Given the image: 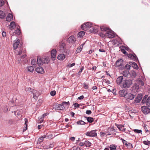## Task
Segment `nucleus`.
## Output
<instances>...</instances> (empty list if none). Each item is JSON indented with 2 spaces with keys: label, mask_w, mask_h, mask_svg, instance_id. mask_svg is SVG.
<instances>
[{
  "label": "nucleus",
  "mask_w": 150,
  "mask_h": 150,
  "mask_svg": "<svg viewBox=\"0 0 150 150\" xmlns=\"http://www.w3.org/2000/svg\"><path fill=\"white\" fill-rule=\"evenodd\" d=\"M116 125L120 131H123L124 130H125V129L124 128V125L117 124Z\"/></svg>",
  "instance_id": "obj_26"
},
{
  "label": "nucleus",
  "mask_w": 150,
  "mask_h": 150,
  "mask_svg": "<svg viewBox=\"0 0 150 150\" xmlns=\"http://www.w3.org/2000/svg\"><path fill=\"white\" fill-rule=\"evenodd\" d=\"M83 87L85 89H87L88 88V85L84 83L83 85Z\"/></svg>",
  "instance_id": "obj_61"
},
{
  "label": "nucleus",
  "mask_w": 150,
  "mask_h": 150,
  "mask_svg": "<svg viewBox=\"0 0 150 150\" xmlns=\"http://www.w3.org/2000/svg\"><path fill=\"white\" fill-rule=\"evenodd\" d=\"M48 113H46L44 114H43L42 116V118H44L45 117L47 116L48 115Z\"/></svg>",
  "instance_id": "obj_62"
},
{
  "label": "nucleus",
  "mask_w": 150,
  "mask_h": 150,
  "mask_svg": "<svg viewBox=\"0 0 150 150\" xmlns=\"http://www.w3.org/2000/svg\"><path fill=\"white\" fill-rule=\"evenodd\" d=\"M86 114L89 115L91 113V111L90 110H87L86 112Z\"/></svg>",
  "instance_id": "obj_60"
},
{
  "label": "nucleus",
  "mask_w": 150,
  "mask_h": 150,
  "mask_svg": "<svg viewBox=\"0 0 150 150\" xmlns=\"http://www.w3.org/2000/svg\"><path fill=\"white\" fill-rule=\"evenodd\" d=\"M42 62V58L41 59L40 57H37V63L38 65H41L43 63Z\"/></svg>",
  "instance_id": "obj_25"
},
{
  "label": "nucleus",
  "mask_w": 150,
  "mask_h": 150,
  "mask_svg": "<svg viewBox=\"0 0 150 150\" xmlns=\"http://www.w3.org/2000/svg\"><path fill=\"white\" fill-rule=\"evenodd\" d=\"M76 123L77 125H84L86 123L83 121L82 120H80L77 122Z\"/></svg>",
  "instance_id": "obj_39"
},
{
  "label": "nucleus",
  "mask_w": 150,
  "mask_h": 150,
  "mask_svg": "<svg viewBox=\"0 0 150 150\" xmlns=\"http://www.w3.org/2000/svg\"><path fill=\"white\" fill-rule=\"evenodd\" d=\"M62 103L63 107H64V110L65 109H68L70 105V103L69 101H64L62 102Z\"/></svg>",
  "instance_id": "obj_19"
},
{
  "label": "nucleus",
  "mask_w": 150,
  "mask_h": 150,
  "mask_svg": "<svg viewBox=\"0 0 150 150\" xmlns=\"http://www.w3.org/2000/svg\"><path fill=\"white\" fill-rule=\"evenodd\" d=\"M142 98V95L141 94H139L135 99V103H139Z\"/></svg>",
  "instance_id": "obj_15"
},
{
  "label": "nucleus",
  "mask_w": 150,
  "mask_h": 150,
  "mask_svg": "<svg viewBox=\"0 0 150 150\" xmlns=\"http://www.w3.org/2000/svg\"><path fill=\"white\" fill-rule=\"evenodd\" d=\"M60 49L59 50L61 52H65L66 48L65 47V44L64 42L62 41L60 43Z\"/></svg>",
  "instance_id": "obj_8"
},
{
  "label": "nucleus",
  "mask_w": 150,
  "mask_h": 150,
  "mask_svg": "<svg viewBox=\"0 0 150 150\" xmlns=\"http://www.w3.org/2000/svg\"><path fill=\"white\" fill-rule=\"evenodd\" d=\"M146 104V105L149 106L150 105V96L147 99Z\"/></svg>",
  "instance_id": "obj_42"
},
{
  "label": "nucleus",
  "mask_w": 150,
  "mask_h": 150,
  "mask_svg": "<svg viewBox=\"0 0 150 150\" xmlns=\"http://www.w3.org/2000/svg\"><path fill=\"white\" fill-rule=\"evenodd\" d=\"M85 145L86 147H89L91 146V143L88 141H85Z\"/></svg>",
  "instance_id": "obj_38"
},
{
  "label": "nucleus",
  "mask_w": 150,
  "mask_h": 150,
  "mask_svg": "<svg viewBox=\"0 0 150 150\" xmlns=\"http://www.w3.org/2000/svg\"><path fill=\"white\" fill-rule=\"evenodd\" d=\"M100 29L101 31L104 33H106L110 29L109 28L106 27L105 26H102L100 28Z\"/></svg>",
  "instance_id": "obj_28"
},
{
  "label": "nucleus",
  "mask_w": 150,
  "mask_h": 150,
  "mask_svg": "<svg viewBox=\"0 0 150 150\" xmlns=\"http://www.w3.org/2000/svg\"><path fill=\"white\" fill-rule=\"evenodd\" d=\"M92 27V24L90 22H87L81 25V28L83 30H86Z\"/></svg>",
  "instance_id": "obj_4"
},
{
  "label": "nucleus",
  "mask_w": 150,
  "mask_h": 150,
  "mask_svg": "<svg viewBox=\"0 0 150 150\" xmlns=\"http://www.w3.org/2000/svg\"><path fill=\"white\" fill-rule=\"evenodd\" d=\"M20 40L18 39L13 44V48L14 50H16L18 46L20 43Z\"/></svg>",
  "instance_id": "obj_10"
},
{
  "label": "nucleus",
  "mask_w": 150,
  "mask_h": 150,
  "mask_svg": "<svg viewBox=\"0 0 150 150\" xmlns=\"http://www.w3.org/2000/svg\"><path fill=\"white\" fill-rule=\"evenodd\" d=\"M100 134L101 137H103L104 136L107 137V134L106 133L103 132H100Z\"/></svg>",
  "instance_id": "obj_50"
},
{
  "label": "nucleus",
  "mask_w": 150,
  "mask_h": 150,
  "mask_svg": "<svg viewBox=\"0 0 150 150\" xmlns=\"http://www.w3.org/2000/svg\"><path fill=\"white\" fill-rule=\"evenodd\" d=\"M137 81L139 85L142 86L144 85V83L143 81L140 78H138L137 80Z\"/></svg>",
  "instance_id": "obj_34"
},
{
  "label": "nucleus",
  "mask_w": 150,
  "mask_h": 150,
  "mask_svg": "<svg viewBox=\"0 0 150 150\" xmlns=\"http://www.w3.org/2000/svg\"><path fill=\"white\" fill-rule=\"evenodd\" d=\"M125 67L127 69H129L130 67V66L129 65V64H126L125 66Z\"/></svg>",
  "instance_id": "obj_56"
},
{
  "label": "nucleus",
  "mask_w": 150,
  "mask_h": 150,
  "mask_svg": "<svg viewBox=\"0 0 150 150\" xmlns=\"http://www.w3.org/2000/svg\"><path fill=\"white\" fill-rule=\"evenodd\" d=\"M56 94V91H52L50 93L51 96H54Z\"/></svg>",
  "instance_id": "obj_52"
},
{
  "label": "nucleus",
  "mask_w": 150,
  "mask_h": 150,
  "mask_svg": "<svg viewBox=\"0 0 150 150\" xmlns=\"http://www.w3.org/2000/svg\"><path fill=\"white\" fill-rule=\"evenodd\" d=\"M129 74V72L127 70L124 71L123 72V75L125 77H127Z\"/></svg>",
  "instance_id": "obj_36"
},
{
  "label": "nucleus",
  "mask_w": 150,
  "mask_h": 150,
  "mask_svg": "<svg viewBox=\"0 0 150 150\" xmlns=\"http://www.w3.org/2000/svg\"><path fill=\"white\" fill-rule=\"evenodd\" d=\"M22 110H21L19 111H15L14 114L16 115V114L18 116L20 115L21 114H22Z\"/></svg>",
  "instance_id": "obj_40"
},
{
  "label": "nucleus",
  "mask_w": 150,
  "mask_h": 150,
  "mask_svg": "<svg viewBox=\"0 0 150 150\" xmlns=\"http://www.w3.org/2000/svg\"><path fill=\"white\" fill-rule=\"evenodd\" d=\"M131 75L132 77L134 78L137 76L136 73L134 71H132L131 72Z\"/></svg>",
  "instance_id": "obj_46"
},
{
  "label": "nucleus",
  "mask_w": 150,
  "mask_h": 150,
  "mask_svg": "<svg viewBox=\"0 0 150 150\" xmlns=\"http://www.w3.org/2000/svg\"><path fill=\"white\" fill-rule=\"evenodd\" d=\"M54 146V145L53 144H50L49 146H47V147H45L44 146V148H45L46 149H48L49 148H52V147H53Z\"/></svg>",
  "instance_id": "obj_51"
},
{
  "label": "nucleus",
  "mask_w": 150,
  "mask_h": 150,
  "mask_svg": "<svg viewBox=\"0 0 150 150\" xmlns=\"http://www.w3.org/2000/svg\"><path fill=\"white\" fill-rule=\"evenodd\" d=\"M134 98V95L130 93H127L125 98L127 101H129L133 99Z\"/></svg>",
  "instance_id": "obj_7"
},
{
  "label": "nucleus",
  "mask_w": 150,
  "mask_h": 150,
  "mask_svg": "<svg viewBox=\"0 0 150 150\" xmlns=\"http://www.w3.org/2000/svg\"><path fill=\"white\" fill-rule=\"evenodd\" d=\"M74 107L76 108H79V105L78 103H75L74 104Z\"/></svg>",
  "instance_id": "obj_55"
},
{
  "label": "nucleus",
  "mask_w": 150,
  "mask_h": 150,
  "mask_svg": "<svg viewBox=\"0 0 150 150\" xmlns=\"http://www.w3.org/2000/svg\"><path fill=\"white\" fill-rule=\"evenodd\" d=\"M47 137L46 136L44 135L39 138L38 140V144H40L43 141L44 139Z\"/></svg>",
  "instance_id": "obj_27"
},
{
  "label": "nucleus",
  "mask_w": 150,
  "mask_h": 150,
  "mask_svg": "<svg viewBox=\"0 0 150 150\" xmlns=\"http://www.w3.org/2000/svg\"><path fill=\"white\" fill-rule=\"evenodd\" d=\"M13 18V15L11 13L8 14L6 18V21H10L12 20Z\"/></svg>",
  "instance_id": "obj_22"
},
{
  "label": "nucleus",
  "mask_w": 150,
  "mask_h": 150,
  "mask_svg": "<svg viewBox=\"0 0 150 150\" xmlns=\"http://www.w3.org/2000/svg\"><path fill=\"white\" fill-rule=\"evenodd\" d=\"M127 93V91L125 90H121L119 92L120 95L122 97H125Z\"/></svg>",
  "instance_id": "obj_14"
},
{
  "label": "nucleus",
  "mask_w": 150,
  "mask_h": 150,
  "mask_svg": "<svg viewBox=\"0 0 150 150\" xmlns=\"http://www.w3.org/2000/svg\"><path fill=\"white\" fill-rule=\"evenodd\" d=\"M143 143L145 145H148L150 144V141H143Z\"/></svg>",
  "instance_id": "obj_49"
},
{
  "label": "nucleus",
  "mask_w": 150,
  "mask_h": 150,
  "mask_svg": "<svg viewBox=\"0 0 150 150\" xmlns=\"http://www.w3.org/2000/svg\"><path fill=\"white\" fill-rule=\"evenodd\" d=\"M56 50L55 49H53L51 51V57L53 60H54L56 58Z\"/></svg>",
  "instance_id": "obj_9"
},
{
  "label": "nucleus",
  "mask_w": 150,
  "mask_h": 150,
  "mask_svg": "<svg viewBox=\"0 0 150 150\" xmlns=\"http://www.w3.org/2000/svg\"><path fill=\"white\" fill-rule=\"evenodd\" d=\"M85 33L83 31H81L78 33V37L79 38L82 37L85 35Z\"/></svg>",
  "instance_id": "obj_30"
},
{
  "label": "nucleus",
  "mask_w": 150,
  "mask_h": 150,
  "mask_svg": "<svg viewBox=\"0 0 150 150\" xmlns=\"http://www.w3.org/2000/svg\"><path fill=\"white\" fill-rule=\"evenodd\" d=\"M96 130H91V131L88 132L85 134L87 136L90 137H95L97 136V133L96 132Z\"/></svg>",
  "instance_id": "obj_6"
},
{
  "label": "nucleus",
  "mask_w": 150,
  "mask_h": 150,
  "mask_svg": "<svg viewBox=\"0 0 150 150\" xmlns=\"http://www.w3.org/2000/svg\"><path fill=\"white\" fill-rule=\"evenodd\" d=\"M75 65V63H74L71 64H69L67 66L69 67H72L73 66H74Z\"/></svg>",
  "instance_id": "obj_53"
},
{
  "label": "nucleus",
  "mask_w": 150,
  "mask_h": 150,
  "mask_svg": "<svg viewBox=\"0 0 150 150\" xmlns=\"http://www.w3.org/2000/svg\"><path fill=\"white\" fill-rule=\"evenodd\" d=\"M88 122L91 123L93 121V119L91 117H85Z\"/></svg>",
  "instance_id": "obj_31"
},
{
  "label": "nucleus",
  "mask_w": 150,
  "mask_h": 150,
  "mask_svg": "<svg viewBox=\"0 0 150 150\" xmlns=\"http://www.w3.org/2000/svg\"><path fill=\"white\" fill-rule=\"evenodd\" d=\"M92 30L91 29V31H92V32L94 33H96L98 32L99 28L98 26L97 25H95L93 26L92 24Z\"/></svg>",
  "instance_id": "obj_16"
},
{
  "label": "nucleus",
  "mask_w": 150,
  "mask_h": 150,
  "mask_svg": "<svg viewBox=\"0 0 150 150\" xmlns=\"http://www.w3.org/2000/svg\"><path fill=\"white\" fill-rule=\"evenodd\" d=\"M148 97V95H145L143 97L142 101V103H146L147 101V98Z\"/></svg>",
  "instance_id": "obj_35"
},
{
  "label": "nucleus",
  "mask_w": 150,
  "mask_h": 150,
  "mask_svg": "<svg viewBox=\"0 0 150 150\" xmlns=\"http://www.w3.org/2000/svg\"><path fill=\"white\" fill-rule=\"evenodd\" d=\"M81 48H80L79 47L77 48L76 50V52L77 53L80 52L82 50Z\"/></svg>",
  "instance_id": "obj_54"
},
{
  "label": "nucleus",
  "mask_w": 150,
  "mask_h": 150,
  "mask_svg": "<svg viewBox=\"0 0 150 150\" xmlns=\"http://www.w3.org/2000/svg\"><path fill=\"white\" fill-rule=\"evenodd\" d=\"M110 150H116V146L113 145H110Z\"/></svg>",
  "instance_id": "obj_44"
},
{
  "label": "nucleus",
  "mask_w": 150,
  "mask_h": 150,
  "mask_svg": "<svg viewBox=\"0 0 150 150\" xmlns=\"http://www.w3.org/2000/svg\"><path fill=\"white\" fill-rule=\"evenodd\" d=\"M16 27L15 23L13 21L11 22L9 25V28L11 30L14 29Z\"/></svg>",
  "instance_id": "obj_23"
},
{
  "label": "nucleus",
  "mask_w": 150,
  "mask_h": 150,
  "mask_svg": "<svg viewBox=\"0 0 150 150\" xmlns=\"http://www.w3.org/2000/svg\"><path fill=\"white\" fill-rule=\"evenodd\" d=\"M99 35L101 37L105 38V33L104 32H100L99 33Z\"/></svg>",
  "instance_id": "obj_41"
},
{
  "label": "nucleus",
  "mask_w": 150,
  "mask_h": 150,
  "mask_svg": "<svg viewBox=\"0 0 150 150\" xmlns=\"http://www.w3.org/2000/svg\"><path fill=\"white\" fill-rule=\"evenodd\" d=\"M55 108L57 110H64V107L62 103L60 104H57L55 105Z\"/></svg>",
  "instance_id": "obj_13"
},
{
  "label": "nucleus",
  "mask_w": 150,
  "mask_h": 150,
  "mask_svg": "<svg viewBox=\"0 0 150 150\" xmlns=\"http://www.w3.org/2000/svg\"><path fill=\"white\" fill-rule=\"evenodd\" d=\"M43 63L45 64H47L50 61L49 58L46 57H44L42 58Z\"/></svg>",
  "instance_id": "obj_21"
},
{
  "label": "nucleus",
  "mask_w": 150,
  "mask_h": 150,
  "mask_svg": "<svg viewBox=\"0 0 150 150\" xmlns=\"http://www.w3.org/2000/svg\"><path fill=\"white\" fill-rule=\"evenodd\" d=\"M121 51L122 52V53L124 54H126L127 53L126 51L124 49H121Z\"/></svg>",
  "instance_id": "obj_64"
},
{
  "label": "nucleus",
  "mask_w": 150,
  "mask_h": 150,
  "mask_svg": "<svg viewBox=\"0 0 150 150\" xmlns=\"http://www.w3.org/2000/svg\"><path fill=\"white\" fill-rule=\"evenodd\" d=\"M125 145L128 147V148L129 149H131L133 147L132 144L130 143H127Z\"/></svg>",
  "instance_id": "obj_43"
},
{
  "label": "nucleus",
  "mask_w": 150,
  "mask_h": 150,
  "mask_svg": "<svg viewBox=\"0 0 150 150\" xmlns=\"http://www.w3.org/2000/svg\"><path fill=\"white\" fill-rule=\"evenodd\" d=\"M35 71L38 73L40 74H43L45 72L43 68L40 67H37L35 69Z\"/></svg>",
  "instance_id": "obj_11"
},
{
  "label": "nucleus",
  "mask_w": 150,
  "mask_h": 150,
  "mask_svg": "<svg viewBox=\"0 0 150 150\" xmlns=\"http://www.w3.org/2000/svg\"><path fill=\"white\" fill-rule=\"evenodd\" d=\"M31 64L34 67H35L36 66V64H37V62H36V60L35 59H32L31 61Z\"/></svg>",
  "instance_id": "obj_37"
},
{
  "label": "nucleus",
  "mask_w": 150,
  "mask_h": 150,
  "mask_svg": "<svg viewBox=\"0 0 150 150\" xmlns=\"http://www.w3.org/2000/svg\"><path fill=\"white\" fill-rule=\"evenodd\" d=\"M65 57V56L64 54H60L58 55L57 59L59 60H62L64 59Z\"/></svg>",
  "instance_id": "obj_24"
},
{
  "label": "nucleus",
  "mask_w": 150,
  "mask_h": 150,
  "mask_svg": "<svg viewBox=\"0 0 150 150\" xmlns=\"http://www.w3.org/2000/svg\"><path fill=\"white\" fill-rule=\"evenodd\" d=\"M2 36L3 37H5L6 36V33L5 32L3 31L2 33Z\"/></svg>",
  "instance_id": "obj_59"
},
{
  "label": "nucleus",
  "mask_w": 150,
  "mask_h": 150,
  "mask_svg": "<svg viewBox=\"0 0 150 150\" xmlns=\"http://www.w3.org/2000/svg\"><path fill=\"white\" fill-rule=\"evenodd\" d=\"M84 98V96L83 95L81 96L78 97V99L79 100L83 99Z\"/></svg>",
  "instance_id": "obj_63"
},
{
  "label": "nucleus",
  "mask_w": 150,
  "mask_h": 150,
  "mask_svg": "<svg viewBox=\"0 0 150 150\" xmlns=\"http://www.w3.org/2000/svg\"><path fill=\"white\" fill-rule=\"evenodd\" d=\"M28 71L31 72H33L34 71V68L33 66H29L27 67Z\"/></svg>",
  "instance_id": "obj_32"
},
{
  "label": "nucleus",
  "mask_w": 150,
  "mask_h": 150,
  "mask_svg": "<svg viewBox=\"0 0 150 150\" xmlns=\"http://www.w3.org/2000/svg\"><path fill=\"white\" fill-rule=\"evenodd\" d=\"M123 78V77L122 76H120L118 77L116 80V82L118 84H121L122 82V81Z\"/></svg>",
  "instance_id": "obj_18"
},
{
  "label": "nucleus",
  "mask_w": 150,
  "mask_h": 150,
  "mask_svg": "<svg viewBox=\"0 0 150 150\" xmlns=\"http://www.w3.org/2000/svg\"><path fill=\"white\" fill-rule=\"evenodd\" d=\"M29 90H30L29 91L32 93L33 95V98L35 100H37L38 96L39 95L38 92L37 91L32 89L31 88L27 89V88L25 89L26 91H29Z\"/></svg>",
  "instance_id": "obj_3"
},
{
  "label": "nucleus",
  "mask_w": 150,
  "mask_h": 150,
  "mask_svg": "<svg viewBox=\"0 0 150 150\" xmlns=\"http://www.w3.org/2000/svg\"><path fill=\"white\" fill-rule=\"evenodd\" d=\"M129 64L132 65V67L135 69H138V67L137 64L134 62H132L129 63Z\"/></svg>",
  "instance_id": "obj_29"
},
{
  "label": "nucleus",
  "mask_w": 150,
  "mask_h": 150,
  "mask_svg": "<svg viewBox=\"0 0 150 150\" xmlns=\"http://www.w3.org/2000/svg\"><path fill=\"white\" fill-rule=\"evenodd\" d=\"M20 30L19 29H18L16 30L14 32V33H15L16 34L18 35H19L20 34Z\"/></svg>",
  "instance_id": "obj_47"
},
{
  "label": "nucleus",
  "mask_w": 150,
  "mask_h": 150,
  "mask_svg": "<svg viewBox=\"0 0 150 150\" xmlns=\"http://www.w3.org/2000/svg\"><path fill=\"white\" fill-rule=\"evenodd\" d=\"M123 60L122 59L117 60L115 63V66L117 67H119L122 64Z\"/></svg>",
  "instance_id": "obj_20"
},
{
  "label": "nucleus",
  "mask_w": 150,
  "mask_h": 150,
  "mask_svg": "<svg viewBox=\"0 0 150 150\" xmlns=\"http://www.w3.org/2000/svg\"><path fill=\"white\" fill-rule=\"evenodd\" d=\"M76 41V38L73 35L70 36L68 39V42L69 43H74Z\"/></svg>",
  "instance_id": "obj_12"
},
{
  "label": "nucleus",
  "mask_w": 150,
  "mask_h": 150,
  "mask_svg": "<svg viewBox=\"0 0 150 150\" xmlns=\"http://www.w3.org/2000/svg\"><path fill=\"white\" fill-rule=\"evenodd\" d=\"M128 57L135 61H137L138 60L136 56L134 54H129L128 55Z\"/></svg>",
  "instance_id": "obj_17"
},
{
  "label": "nucleus",
  "mask_w": 150,
  "mask_h": 150,
  "mask_svg": "<svg viewBox=\"0 0 150 150\" xmlns=\"http://www.w3.org/2000/svg\"><path fill=\"white\" fill-rule=\"evenodd\" d=\"M5 14L3 11H0V18H4L5 17Z\"/></svg>",
  "instance_id": "obj_33"
},
{
  "label": "nucleus",
  "mask_w": 150,
  "mask_h": 150,
  "mask_svg": "<svg viewBox=\"0 0 150 150\" xmlns=\"http://www.w3.org/2000/svg\"><path fill=\"white\" fill-rule=\"evenodd\" d=\"M115 36L114 32L110 29L105 33V38H113Z\"/></svg>",
  "instance_id": "obj_2"
},
{
  "label": "nucleus",
  "mask_w": 150,
  "mask_h": 150,
  "mask_svg": "<svg viewBox=\"0 0 150 150\" xmlns=\"http://www.w3.org/2000/svg\"><path fill=\"white\" fill-rule=\"evenodd\" d=\"M141 109L142 112L145 114H147L150 112V109L147 106H142Z\"/></svg>",
  "instance_id": "obj_5"
},
{
  "label": "nucleus",
  "mask_w": 150,
  "mask_h": 150,
  "mask_svg": "<svg viewBox=\"0 0 150 150\" xmlns=\"http://www.w3.org/2000/svg\"><path fill=\"white\" fill-rule=\"evenodd\" d=\"M132 83V80L127 79L122 81L121 84V86L123 88H129Z\"/></svg>",
  "instance_id": "obj_1"
},
{
  "label": "nucleus",
  "mask_w": 150,
  "mask_h": 150,
  "mask_svg": "<svg viewBox=\"0 0 150 150\" xmlns=\"http://www.w3.org/2000/svg\"><path fill=\"white\" fill-rule=\"evenodd\" d=\"M25 121V125L26 126V128L25 129H24L23 130L25 131L27 129V122H28V119L26 118H25L24 119Z\"/></svg>",
  "instance_id": "obj_48"
},
{
  "label": "nucleus",
  "mask_w": 150,
  "mask_h": 150,
  "mask_svg": "<svg viewBox=\"0 0 150 150\" xmlns=\"http://www.w3.org/2000/svg\"><path fill=\"white\" fill-rule=\"evenodd\" d=\"M121 140L122 141V142L124 144H125V145H126L127 143V142L124 139H122V138L121 139Z\"/></svg>",
  "instance_id": "obj_57"
},
{
  "label": "nucleus",
  "mask_w": 150,
  "mask_h": 150,
  "mask_svg": "<svg viewBox=\"0 0 150 150\" xmlns=\"http://www.w3.org/2000/svg\"><path fill=\"white\" fill-rule=\"evenodd\" d=\"M133 131L134 132L136 133H140L142 132V130L140 129H134V130Z\"/></svg>",
  "instance_id": "obj_45"
},
{
  "label": "nucleus",
  "mask_w": 150,
  "mask_h": 150,
  "mask_svg": "<svg viewBox=\"0 0 150 150\" xmlns=\"http://www.w3.org/2000/svg\"><path fill=\"white\" fill-rule=\"evenodd\" d=\"M4 4V2L3 1H0V7L2 6H3Z\"/></svg>",
  "instance_id": "obj_58"
}]
</instances>
